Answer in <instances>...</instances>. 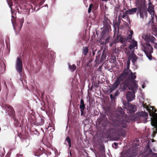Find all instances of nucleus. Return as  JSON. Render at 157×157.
<instances>
[{
  "label": "nucleus",
  "instance_id": "nucleus-1",
  "mask_svg": "<svg viewBox=\"0 0 157 157\" xmlns=\"http://www.w3.org/2000/svg\"><path fill=\"white\" fill-rule=\"evenodd\" d=\"M127 121L123 118L120 119L113 121L110 128L106 131L108 136H113L119 138L121 136L124 135L126 128Z\"/></svg>",
  "mask_w": 157,
  "mask_h": 157
},
{
  "label": "nucleus",
  "instance_id": "nucleus-2",
  "mask_svg": "<svg viewBox=\"0 0 157 157\" xmlns=\"http://www.w3.org/2000/svg\"><path fill=\"white\" fill-rule=\"evenodd\" d=\"M146 43L143 44L144 51L148 58L151 59L150 57H151V54L153 52V48L152 46L150 44H155L154 47L157 48V44H155V41L156 40L155 38L153 36L149 34L144 35L142 36Z\"/></svg>",
  "mask_w": 157,
  "mask_h": 157
},
{
  "label": "nucleus",
  "instance_id": "nucleus-3",
  "mask_svg": "<svg viewBox=\"0 0 157 157\" xmlns=\"http://www.w3.org/2000/svg\"><path fill=\"white\" fill-rule=\"evenodd\" d=\"M143 106L144 108L147 109L148 110L150 116L152 118L151 120V124L152 126L154 127V129L155 130L153 131L152 136L154 137L155 136L156 133H157V113H155L156 112L157 110L154 106L151 107V109H149L146 103H144Z\"/></svg>",
  "mask_w": 157,
  "mask_h": 157
},
{
  "label": "nucleus",
  "instance_id": "nucleus-4",
  "mask_svg": "<svg viewBox=\"0 0 157 157\" xmlns=\"http://www.w3.org/2000/svg\"><path fill=\"white\" fill-rule=\"evenodd\" d=\"M136 73H133L131 71L129 72V75L126 80H128L132 83L131 85L129 86V90H132L133 91L137 90L138 88L137 84L136 83V81L135 80L136 78V76L135 75Z\"/></svg>",
  "mask_w": 157,
  "mask_h": 157
},
{
  "label": "nucleus",
  "instance_id": "nucleus-5",
  "mask_svg": "<svg viewBox=\"0 0 157 157\" xmlns=\"http://www.w3.org/2000/svg\"><path fill=\"white\" fill-rule=\"evenodd\" d=\"M110 22L107 17H105L103 21V36H105V34L108 33L110 31H111Z\"/></svg>",
  "mask_w": 157,
  "mask_h": 157
},
{
  "label": "nucleus",
  "instance_id": "nucleus-6",
  "mask_svg": "<svg viewBox=\"0 0 157 157\" xmlns=\"http://www.w3.org/2000/svg\"><path fill=\"white\" fill-rule=\"evenodd\" d=\"M148 116L147 113L142 111L137 113L135 115V118L138 121H140L143 123H145L146 122Z\"/></svg>",
  "mask_w": 157,
  "mask_h": 157
},
{
  "label": "nucleus",
  "instance_id": "nucleus-7",
  "mask_svg": "<svg viewBox=\"0 0 157 157\" xmlns=\"http://www.w3.org/2000/svg\"><path fill=\"white\" fill-rule=\"evenodd\" d=\"M138 11L140 17L144 19V17H147V16L146 7L144 5H140L139 7Z\"/></svg>",
  "mask_w": 157,
  "mask_h": 157
},
{
  "label": "nucleus",
  "instance_id": "nucleus-8",
  "mask_svg": "<svg viewBox=\"0 0 157 157\" xmlns=\"http://www.w3.org/2000/svg\"><path fill=\"white\" fill-rule=\"evenodd\" d=\"M22 63L21 57H17L16 63V69L20 75H21L22 72Z\"/></svg>",
  "mask_w": 157,
  "mask_h": 157
},
{
  "label": "nucleus",
  "instance_id": "nucleus-9",
  "mask_svg": "<svg viewBox=\"0 0 157 157\" xmlns=\"http://www.w3.org/2000/svg\"><path fill=\"white\" fill-rule=\"evenodd\" d=\"M126 53L127 55L128 56V59H129V60H131L132 62L134 64L135 63L138 57L135 54L134 50H133L130 53V51H128L127 52H125Z\"/></svg>",
  "mask_w": 157,
  "mask_h": 157
},
{
  "label": "nucleus",
  "instance_id": "nucleus-10",
  "mask_svg": "<svg viewBox=\"0 0 157 157\" xmlns=\"http://www.w3.org/2000/svg\"><path fill=\"white\" fill-rule=\"evenodd\" d=\"M137 90H135L134 91L131 90L132 92V93L130 91H128L126 94V98L128 101H131L134 99L135 98L134 94Z\"/></svg>",
  "mask_w": 157,
  "mask_h": 157
},
{
  "label": "nucleus",
  "instance_id": "nucleus-11",
  "mask_svg": "<svg viewBox=\"0 0 157 157\" xmlns=\"http://www.w3.org/2000/svg\"><path fill=\"white\" fill-rule=\"evenodd\" d=\"M131 84L132 83L128 80L125 79L124 81L121 84L120 86L121 89L124 90H125L128 88L129 89V86L131 85Z\"/></svg>",
  "mask_w": 157,
  "mask_h": 157
},
{
  "label": "nucleus",
  "instance_id": "nucleus-12",
  "mask_svg": "<svg viewBox=\"0 0 157 157\" xmlns=\"http://www.w3.org/2000/svg\"><path fill=\"white\" fill-rule=\"evenodd\" d=\"M103 121V126L105 127L108 122V120L106 117V115L104 114L102 115L100 118L98 120V122L100 123Z\"/></svg>",
  "mask_w": 157,
  "mask_h": 157
},
{
  "label": "nucleus",
  "instance_id": "nucleus-13",
  "mask_svg": "<svg viewBox=\"0 0 157 157\" xmlns=\"http://www.w3.org/2000/svg\"><path fill=\"white\" fill-rule=\"evenodd\" d=\"M129 75V72L124 70L123 72L117 78L121 82L124 81L126 79Z\"/></svg>",
  "mask_w": 157,
  "mask_h": 157
},
{
  "label": "nucleus",
  "instance_id": "nucleus-14",
  "mask_svg": "<svg viewBox=\"0 0 157 157\" xmlns=\"http://www.w3.org/2000/svg\"><path fill=\"white\" fill-rule=\"evenodd\" d=\"M127 109V110L131 113H133L136 111V106L130 103L128 104Z\"/></svg>",
  "mask_w": 157,
  "mask_h": 157
},
{
  "label": "nucleus",
  "instance_id": "nucleus-15",
  "mask_svg": "<svg viewBox=\"0 0 157 157\" xmlns=\"http://www.w3.org/2000/svg\"><path fill=\"white\" fill-rule=\"evenodd\" d=\"M120 83L121 81L117 78L115 82L113 84L112 86H110L109 90L110 92L111 93L116 89L119 85L121 84Z\"/></svg>",
  "mask_w": 157,
  "mask_h": 157
},
{
  "label": "nucleus",
  "instance_id": "nucleus-16",
  "mask_svg": "<svg viewBox=\"0 0 157 157\" xmlns=\"http://www.w3.org/2000/svg\"><path fill=\"white\" fill-rule=\"evenodd\" d=\"M85 108V105L84 103V100L81 99L80 100L79 108L80 109L81 112V115H84L85 114V113L84 112V110Z\"/></svg>",
  "mask_w": 157,
  "mask_h": 157
},
{
  "label": "nucleus",
  "instance_id": "nucleus-17",
  "mask_svg": "<svg viewBox=\"0 0 157 157\" xmlns=\"http://www.w3.org/2000/svg\"><path fill=\"white\" fill-rule=\"evenodd\" d=\"M136 156V153L135 152H131L129 150L127 151L123 155L122 157H134Z\"/></svg>",
  "mask_w": 157,
  "mask_h": 157
},
{
  "label": "nucleus",
  "instance_id": "nucleus-18",
  "mask_svg": "<svg viewBox=\"0 0 157 157\" xmlns=\"http://www.w3.org/2000/svg\"><path fill=\"white\" fill-rule=\"evenodd\" d=\"M147 11L151 15V20H153L154 16H155L153 7L151 6H149L147 10Z\"/></svg>",
  "mask_w": 157,
  "mask_h": 157
},
{
  "label": "nucleus",
  "instance_id": "nucleus-19",
  "mask_svg": "<svg viewBox=\"0 0 157 157\" xmlns=\"http://www.w3.org/2000/svg\"><path fill=\"white\" fill-rule=\"evenodd\" d=\"M124 36H122L121 35H118L116 38V41L117 42H120L122 44H125Z\"/></svg>",
  "mask_w": 157,
  "mask_h": 157
},
{
  "label": "nucleus",
  "instance_id": "nucleus-20",
  "mask_svg": "<svg viewBox=\"0 0 157 157\" xmlns=\"http://www.w3.org/2000/svg\"><path fill=\"white\" fill-rule=\"evenodd\" d=\"M106 57V52L105 49H104L102 55H101L100 59V63L102 61L105 59Z\"/></svg>",
  "mask_w": 157,
  "mask_h": 157
},
{
  "label": "nucleus",
  "instance_id": "nucleus-21",
  "mask_svg": "<svg viewBox=\"0 0 157 157\" xmlns=\"http://www.w3.org/2000/svg\"><path fill=\"white\" fill-rule=\"evenodd\" d=\"M120 14L119 16L122 18H124L126 16H127V15L128 14V10L124 12L123 10H121L120 11Z\"/></svg>",
  "mask_w": 157,
  "mask_h": 157
},
{
  "label": "nucleus",
  "instance_id": "nucleus-22",
  "mask_svg": "<svg viewBox=\"0 0 157 157\" xmlns=\"http://www.w3.org/2000/svg\"><path fill=\"white\" fill-rule=\"evenodd\" d=\"M137 42L133 40L132 44L129 46V48L131 51H132V49L136 47H137Z\"/></svg>",
  "mask_w": 157,
  "mask_h": 157
},
{
  "label": "nucleus",
  "instance_id": "nucleus-23",
  "mask_svg": "<svg viewBox=\"0 0 157 157\" xmlns=\"http://www.w3.org/2000/svg\"><path fill=\"white\" fill-rule=\"evenodd\" d=\"M10 109L11 110L10 115L13 119H15L16 118L15 117V112L12 107H10Z\"/></svg>",
  "mask_w": 157,
  "mask_h": 157
},
{
  "label": "nucleus",
  "instance_id": "nucleus-24",
  "mask_svg": "<svg viewBox=\"0 0 157 157\" xmlns=\"http://www.w3.org/2000/svg\"><path fill=\"white\" fill-rule=\"evenodd\" d=\"M19 22L17 24V26L19 28V29L20 30L21 29L22 26L24 22V17L21 18V19H19Z\"/></svg>",
  "mask_w": 157,
  "mask_h": 157
},
{
  "label": "nucleus",
  "instance_id": "nucleus-25",
  "mask_svg": "<svg viewBox=\"0 0 157 157\" xmlns=\"http://www.w3.org/2000/svg\"><path fill=\"white\" fill-rule=\"evenodd\" d=\"M137 10V8H134L131 9H130L128 10V14H132L136 13Z\"/></svg>",
  "mask_w": 157,
  "mask_h": 157
},
{
  "label": "nucleus",
  "instance_id": "nucleus-26",
  "mask_svg": "<svg viewBox=\"0 0 157 157\" xmlns=\"http://www.w3.org/2000/svg\"><path fill=\"white\" fill-rule=\"evenodd\" d=\"M88 48L87 47H83V49L82 50V54L84 56L87 55L88 52Z\"/></svg>",
  "mask_w": 157,
  "mask_h": 157
},
{
  "label": "nucleus",
  "instance_id": "nucleus-27",
  "mask_svg": "<svg viewBox=\"0 0 157 157\" xmlns=\"http://www.w3.org/2000/svg\"><path fill=\"white\" fill-rule=\"evenodd\" d=\"M130 63V61L129 60V59H128V61L127 62V68L124 69V70L128 72L131 71V70L129 69V66Z\"/></svg>",
  "mask_w": 157,
  "mask_h": 157
},
{
  "label": "nucleus",
  "instance_id": "nucleus-28",
  "mask_svg": "<svg viewBox=\"0 0 157 157\" xmlns=\"http://www.w3.org/2000/svg\"><path fill=\"white\" fill-rule=\"evenodd\" d=\"M68 67L69 69L72 72L74 71L76 69V66L74 64L71 65L70 64H68Z\"/></svg>",
  "mask_w": 157,
  "mask_h": 157
},
{
  "label": "nucleus",
  "instance_id": "nucleus-29",
  "mask_svg": "<svg viewBox=\"0 0 157 157\" xmlns=\"http://www.w3.org/2000/svg\"><path fill=\"white\" fill-rule=\"evenodd\" d=\"M65 141L67 143L69 147H70L71 146V140L70 138L68 136L67 137L65 140Z\"/></svg>",
  "mask_w": 157,
  "mask_h": 157
},
{
  "label": "nucleus",
  "instance_id": "nucleus-30",
  "mask_svg": "<svg viewBox=\"0 0 157 157\" xmlns=\"http://www.w3.org/2000/svg\"><path fill=\"white\" fill-rule=\"evenodd\" d=\"M132 36L131 35L129 34L127 36H124V40L125 42V44L127 43V41H128V42H130L129 40H131L132 39Z\"/></svg>",
  "mask_w": 157,
  "mask_h": 157
},
{
  "label": "nucleus",
  "instance_id": "nucleus-31",
  "mask_svg": "<svg viewBox=\"0 0 157 157\" xmlns=\"http://www.w3.org/2000/svg\"><path fill=\"white\" fill-rule=\"evenodd\" d=\"M38 124L40 125H43L44 122V120L42 118H40V119L38 120V121H36Z\"/></svg>",
  "mask_w": 157,
  "mask_h": 157
},
{
  "label": "nucleus",
  "instance_id": "nucleus-32",
  "mask_svg": "<svg viewBox=\"0 0 157 157\" xmlns=\"http://www.w3.org/2000/svg\"><path fill=\"white\" fill-rule=\"evenodd\" d=\"M14 120V124L15 126L16 127L18 126L19 124V122L16 118H15V119H13Z\"/></svg>",
  "mask_w": 157,
  "mask_h": 157
},
{
  "label": "nucleus",
  "instance_id": "nucleus-33",
  "mask_svg": "<svg viewBox=\"0 0 157 157\" xmlns=\"http://www.w3.org/2000/svg\"><path fill=\"white\" fill-rule=\"evenodd\" d=\"M97 56H96V58L95 59V62L96 63H98L99 62V59L100 56L101 54L100 52L98 51L97 53Z\"/></svg>",
  "mask_w": 157,
  "mask_h": 157
},
{
  "label": "nucleus",
  "instance_id": "nucleus-34",
  "mask_svg": "<svg viewBox=\"0 0 157 157\" xmlns=\"http://www.w3.org/2000/svg\"><path fill=\"white\" fill-rule=\"evenodd\" d=\"M34 155L35 156H40L42 154V152L40 151H35L34 152Z\"/></svg>",
  "mask_w": 157,
  "mask_h": 157
},
{
  "label": "nucleus",
  "instance_id": "nucleus-35",
  "mask_svg": "<svg viewBox=\"0 0 157 157\" xmlns=\"http://www.w3.org/2000/svg\"><path fill=\"white\" fill-rule=\"evenodd\" d=\"M93 6V4H91L89 6V8H88V13H90L91 11L92 10V8Z\"/></svg>",
  "mask_w": 157,
  "mask_h": 157
},
{
  "label": "nucleus",
  "instance_id": "nucleus-36",
  "mask_svg": "<svg viewBox=\"0 0 157 157\" xmlns=\"http://www.w3.org/2000/svg\"><path fill=\"white\" fill-rule=\"evenodd\" d=\"M7 2L8 3V4L11 8V9H12L11 6H13V2L11 1V0H7Z\"/></svg>",
  "mask_w": 157,
  "mask_h": 157
},
{
  "label": "nucleus",
  "instance_id": "nucleus-37",
  "mask_svg": "<svg viewBox=\"0 0 157 157\" xmlns=\"http://www.w3.org/2000/svg\"><path fill=\"white\" fill-rule=\"evenodd\" d=\"M110 36H107L105 40V43H108L110 42Z\"/></svg>",
  "mask_w": 157,
  "mask_h": 157
},
{
  "label": "nucleus",
  "instance_id": "nucleus-38",
  "mask_svg": "<svg viewBox=\"0 0 157 157\" xmlns=\"http://www.w3.org/2000/svg\"><path fill=\"white\" fill-rule=\"evenodd\" d=\"M3 107H4L5 108H8L10 109V107H12V106L7 105L6 104H4L2 105Z\"/></svg>",
  "mask_w": 157,
  "mask_h": 157
},
{
  "label": "nucleus",
  "instance_id": "nucleus-39",
  "mask_svg": "<svg viewBox=\"0 0 157 157\" xmlns=\"http://www.w3.org/2000/svg\"><path fill=\"white\" fill-rule=\"evenodd\" d=\"M110 98L112 101H115V98L112 94H110Z\"/></svg>",
  "mask_w": 157,
  "mask_h": 157
},
{
  "label": "nucleus",
  "instance_id": "nucleus-40",
  "mask_svg": "<svg viewBox=\"0 0 157 157\" xmlns=\"http://www.w3.org/2000/svg\"><path fill=\"white\" fill-rule=\"evenodd\" d=\"M146 152H148V155H151L152 154V151L151 149H149L147 150V151Z\"/></svg>",
  "mask_w": 157,
  "mask_h": 157
},
{
  "label": "nucleus",
  "instance_id": "nucleus-41",
  "mask_svg": "<svg viewBox=\"0 0 157 157\" xmlns=\"http://www.w3.org/2000/svg\"><path fill=\"white\" fill-rule=\"evenodd\" d=\"M119 25L120 24H119L118 23H115V24H114L115 30V31H116V29L115 27L116 26V27H119Z\"/></svg>",
  "mask_w": 157,
  "mask_h": 157
},
{
  "label": "nucleus",
  "instance_id": "nucleus-42",
  "mask_svg": "<svg viewBox=\"0 0 157 157\" xmlns=\"http://www.w3.org/2000/svg\"><path fill=\"white\" fill-rule=\"evenodd\" d=\"M23 142H27V140L25 139H24L23 140ZM27 142H28V143L27 144V145H28L29 144V140H27Z\"/></svg>",
  "mask_w": 157,
  "mask_h": 157
},
{
  "label": "nucleus",
  "instance_id": "nucleus-43",
  "mask_svg": "<svg viewBox=\"0 0 157 157\" xmlns=\"http://www.w3.org/2000/svg\"><path fill=\"white\" fill-rule=\"evenodd\" d=\"M150 149V147L149 145V144H148L147 146V148H146L147 149L146 150V151H147V150H148V149Z\"/></svg>",
  "mask_w": 157,
  "mask_h": 157
},
{
  "label": "nucleus",
  "instance_id": "nucleus-44",
  "mask_svg": "<svg viewBox=\"0 0 157 157\" xmlns=\"http://www.w3.org/2000/svg\"><path fill=\"white\" fill-rule=\"evenodd\" d=\"M44 0H42L40 2V5H42L43 4H44Z\"/></svg>",
  "mask_w": 157,
  "mask_h": 157
},
{
  "label": "nucleus",
  "instance_id": "nucleus-45",
  "mask_svg": "<svg viewBox=\"0 0 157 157\" xmlns=\"http://www.w3.org/2000/svg\"><path fill=\"white\" fill-rule=\"evenodd\" d=\"M14 19H13V20H11V21H12V22L13 24V27H14V21H15V20Z\"/></svg>",
  "mask_w": 157,
  "mask_h": 157
},
{
  "label": "nucleus",
  "instance_id": "nucleus-46",
  "mask_svg": "<svg viewBox=\"0 0 157 157\" xmlns=\"http://www.w3.org/2000/svg\"><path fill=\"white\" fill-rule=\"evenodd\" d=\"M113 145H114L115 147H117V145H118V143H117L116 142H114L113 144Z\"/></svg>",
  "mask_w": 157,
  "mask_h": 157
},
{
  "label": "nucleus",
  "instance_id": "nucleus-47",
  "mask_svg": "<svg viewBox=\"0 0 157 157\" xmlns=\"http://www.w3.org/2000/svg\"><path fill=\"white\" fill-rule=\"evenodd\" d=\"M130 34H129L130 35H131L132 36L133 33V32L132 30H130Z\"/></svg>",
  "mask_w": 157,
  "mask_h": 157
},
{
  "label": "nucleus",
  "instance_id": "nucleus-48",
  "mask_svg": "<svg viewBox=\"0 0 157 157\" xmlns=\"http://www.w3.org/2000/svg\"><path fill=\"white\" fill-rule=\"evenodd\" d=\"M3 155L2 152H0V157L2 156Z\"/></svg>",
  "mask_w": 157,
  "mask_h": 157
},
{
  "label": "nucleus",
  "instance_id": "nucleus-49",
  "mask_svg": "<svg viewBox=\"0 0 157 157\" xmlns=\"http://www.w3.org/2000/svg\"><path fill=\"white\" fill-rule=\"evenodd\" d=\"M92 55L94 56L95 55V52L94 51H93V52H92Z\"/></svg>",
  "mask_w": 157,
  "mask_h": 157
},
{
  "label": "nucleus",
  "instance_id": "nucleus-50",
  "mask_svg": "<svg viewBox=\"0 0 157 157\" xmlns=\"http://www.w3.org/2000/svg\"><path fill=\"white\" fill-rule=\"evenodd\" d=\"M142 88H144V85H142Z\"/></svg>",
  "mask_w": 157,
  "mask_h": 157
},
{
  "label": "nucleus",
  "instance_id": "nucleus-51",
  "mask_svg": "<svg viewBox=\"0 0 157 157\" xmlns=\"http://www.w3.org/2000/svg\"><path fill=\"white\" fill-rule=\"evenodd\" d=\"M44 93H42V94H41V96H43V95H44Z\"/></svg>",
  "mask_w": 157,
  "mask_h": 157
},
{
  "label": "nucleus",
  "instance_id": "nucleus-52",
  "mask_svg": "<svg viewBox=\"0 0 157 157\" xmlns=\"http://www.w3.org/2000/svg\"><path fill=\"white\" fill-rule=\"evenodd\" d=\"M43 108H41V109L42 110H44V109H43Z\"/></svg>",
  "mask_w": 157,
  "mask_h": 157
},
{
  "label": "nucleus",
  "instance_id": "nucleus-53",
  "mask_svg": "<svg viewBox=\"0 0 157 157\" xmlns=\"http://www.w3.org/2000/svg\"><path fill=\"white\" fill-rule=\"evenodd\" d=\"M43 108H41V109L42 110H44V109H43Z\"/></svg>",
  "mask_w": 157,
  "mask_h": 157
},
{
  "label": "nucleus",
  "instance_id": "nucleus-54",
  "mask_svg": "<svg viewBox=\"0 0 157 157\" xmlns=\"http://www.w3.org/2000/svg\"><path fill=\"white\" fill-rule=\"evenodd\" d=\"M123 10H126V9L125 8H124Z\"/></svg>",
  "mask_w": 157,
  "mask_h": 157
},
{
  "label": "nucleus",
  "instance_id": "nucleus-55",
  "mask_svg": "<svg viewBox=\"0 0 157 157\" xmlns=\"http://www.w3.org/2000/svg\"><path fill=\"white\" fill-rule=\"evenodd\" d=\"M41 129L42 130V131H43V132H44V131H43V129H42V128Z\"/></svg>",
  "mask_w": 157,
  "mask_h": 157
},
{
  "label": "nucleus",
  "instance_id": "nucleus-56",
  "mask_svg": "<svg viewBox=\"0 0 157 157\" xmlns=\"http://www.w3.org/2000/svg\"><path fill=\"white\" fill-rule=\"evenodd\" d=\"M1 91V87H0V92Z\"/></svg>",
  "mask_w": 157,
  "mask_h": 157
},
{
  "label": "nucleus",
  "instance_id": "nucleus-57",
  "mask_svg": "<svg viewBox=\"0 0 157 157\" xmlns=\"http://www.w3.org/2000/svg\"><path fill=\"white\" fill-rule=\"evenodd\" d=\"M12 17H13V18L14 17L13 16V15H12Z\"/></svg>",
  "mask_w": 157,
  "mask_h": 157
},
{
  "label": "nucleus",
  "instance_id": "nucleus-58",
  "mask_svg": "<svg viewBox=\"0 0 157 157\" xmlns=\"http://www.w3.org/2000/svg\"><path fill=\"white\" fill-rule=\"evenodd\" d=\"M155 154L154 153H153V155H154V154Z\"/></svg>",
  "mask_w": 157,
  "mask_h": 157
},
{
  "label": "nucleus",
  "instance_id": "nucleus-59",
  "mask_svg": "<svg viewBox=\"0 0 157 157\" xmlns=\"http://www.w3.org/2000/svg\"><path fill=\"white\" fill-rule=\"evenodd\" d=\"M88 109V108H87V109Z\"/></svg>",
  "mask_w": 157,
  "mask_h": 157
}]
</instances>
